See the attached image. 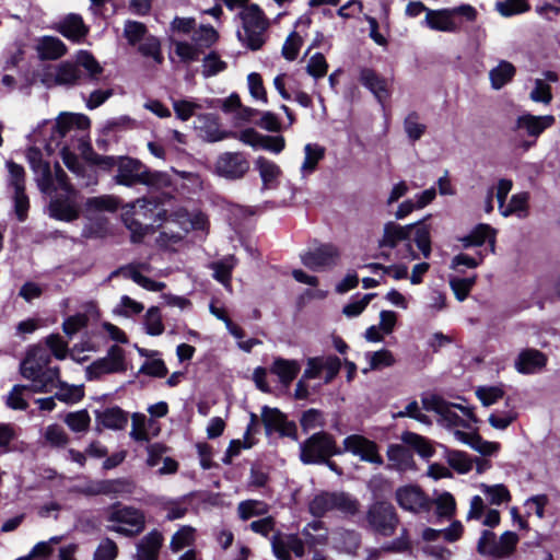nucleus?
Wrapping results in <instances>:
<instances>
[{
    "instance_id": "f257e3e1",
    "label": "nucleus",
    "mask_w": 560,
    "mask_h": 560,
    "mask_svg": "<svg viewBox=\"0 0 560 560\" xmlns=\"http://www.w3.org/2000/svg\"><path fill=\"white\" fill-rule=\"evenodd\" d=\"M115 182L126 187L144 185L156 189L168 187L171 184L166 173L152 171L140 160L131 156H118Z\"/></svg>"
},
{
    "instance_id": "f03ea898",
    "label": "nucleus",
    "mask_w": 560,
    "mask_h": 560,
    "mask_svg": "<svg viewBox=\"0 0 560 560\" xmlns=\"http://www.w3.org/2000/svg\"><path fill=\"white\" fill-rule=\"evenodd\" d=\"M167 211L159 208L158 203L144 201L139 210L132 213L122 214L125 226L131 232L130 240L132 243H141L144 236L155 229H159L166 221Z\"/></svg>"
},
{
    "instance_id": "7ed1b4c3",
    "label": "nucleus",
    "mask_w": 560,
    "mask_h": 560,
    "mask_svg": "<svg viewBox=\"0 0 560 560\" xmlns=\"http://www.w3.org/2000/svg\"><path fill=\"white\" fill-rule=\"evenodd\" d=\"M243 31H237L238 40L249 50L257 51L266 43L269 21L261 8L252 3L240 12Z\"/></svg>"
},
{
    "instance_id": "20e7f679",
    "label": "nucleus",
    "mask_w": 560,
    "mask_h": 560,
    "mask_svg": "<svg viewBox=\"0 0 560 560\" xmlns=\"http://www.w3.org/2000/svg\"><path fill=\"white\" fill-rule=\"evenodd\" d=\"M343 451L337 445L336 438L327 431L313 433L300 444V460L304 465L327 463L332 456L342 455Z\"/></svg>"
},
{
    "instance_id": "39448f33",
    "label": "nucleus",
    "mask_w": 560,
    "mask_h": 560,
    "mask_svg": "<svg viewBox=\"0 0 560 560\" xmlns=\"http://www.w3.org/2000/svg\"><path fill=\"white\" fill-rule=\"evenodd\" d=\"M399 525L395 506L387 500L373 501L363 517V527L373 534L390 537Z\"/></svg>"
},
{
    "instance_id": "423d86ee",
    "label": "nucleus",
    "mask_w": 560,
    "mask_h": 560,
    "mask_svg": "<svg viewBox=\"0 0 560 560\" xmlns=\"http://www.w3.org/2000/svg\"><path fill=\"white\" fill-rule=\"evenodd\" d=\"M457 16L465 19L467 22H475L478 12L470 4H460L458 7L440 10H428L425 22L433 31L458 33L460 31V24L455 21Z\"/></svg>"
},
{
    "instance_id": "0eeeda50",
    "label": "nucleus",
    "mask_w": 560,
    "mask_h": 560,
    "mask_svg": "<svg viewBox=\"0 0 560 560\" xmlns=\"http://www.w3.org/2000/svg\"><path fill=\"white\" fill-rule=\"evenodd\" d=\"M127 371L125 350L118 345H112L107 355L93 361L85 369L88 381H97L104 374L125 373Z\"/></svg>"
},
{
    "instance_id": "6e6552de",
    "label": "nucleus",
    "mask_w": 560,
    "mask_h": 560,
    "mask_svg": "<svg viewBox=\"0 0 560 560\" xmlns=\"http://www.w3.org/2000/svg\"><path fill=\"white\" fill-rule=\"evenodd\" d=\"M250 167L244 152H223L214 162V174L228 180H238L245 177Z\"/></svg>"
},
{
    "instance_id": "1a4fd4ad",
    "label": "nucleus",
    "mask_w": 560,
    "mask_h": 560,
    "mask_svg": "<svg viewBox=\"0 0 560 560\" xmlns=\"http://www.w3.org/2000/svg\"><path fill=\"white\" fill-rule=\"evenodd\" d=\"M342 444L343 453L349 452L354 456H359L361 460L375 465H382L384 463L383 457L380 454L377 443L364 435H348L343 440Z\"/></svg>"
},
{
    "instance_id": "9d476101",
    "label": "nucleus",
    "mask_w": 560,
    "mask_h": 560,
    "mask_svg": "<svg viewBox=\"0 0 560 560\" xmlns=\"http://www.w3.org/2000/svg\"><path fill=\"white\" fill-rule=\"evenodd\" d=\"M395 494L398 505L406 511L418 513L431 509L432 501L418 485L399 487Z\"/></svg>"
},
{
    "instance_id": "9b49d317",
    "label": "nucleus",
    "mask_w": 560,
    "mask_h": 560,
    "mask_svg": "<svg viewBox=\"0 0 560 560\" xmlns=\"http://www.w3.org/2000/svg\"><path fill=\"white\" fill-rule=\"evenodd\" d=\"M340 257L337 246L330 243L320 244L313 250H307L301 255L302 264L313 270L318 271L324 268L334 267Z\"/></svg>"
},
{
    "instance_id": "f8f14e48",
    "label": "nucleus",
    "mask_w": 560,
    "mask_h": 560,
    "mask_svg": "<svg viewBox=\"0 0 560 560\" xmlns=\"http://www.w3.org/2000/svg\"><path fill=\"white\" fill-rule=\"evenodd\" d=\"M271 548L278 560H292L291 553L298 558L305 555V542L296 534L283 535L277 532L271 537Z\"/></svg>"
},
{
    "instance_id": "ddd939ff",
    "label": "nucleus",
    "mask_w": 560,
    "mask_h": 560,
    "mask_svg": "<svg viewBox=\"0 0 560 560\" xmlns=\"http://www.w3.org/2000/svg\"><path fill=\"white\" fill-rule=\"evenodd\" d=\"M77 194H56L49 201V215L58 221L72 222L80 217Z\"/></svg>"
},
{
    "instance_id": "4468645a",
    "label": "nucleus",
    "mask_w": 560,
    "mask_h": 560,
    "mask_svg": "<svg viewBox=\"0 0 560 560\" xmlns=\"http://www.w3.org/2000/svg\"><path fill=\"white\" fill-rule=\"evenodd\" d=\"M359 81L374 95L381 105H384L385 102L390 97V90L387 79L378 74L374 69L362 68L360 70Z\"/></svg>"
},
{
    "instance_id": "2eb2a0df",
    "label": "nucleus",
    "mask_w": 560,
    "mask_h": 560,
    "mask_svg": "<svg viewBox=\"0 0 560 560\" xmlns=\"http://www.w3.org/2000/svg\"><path fill=\"white\" fill-rule=\"evenodd\" d=\"M51 362V357L43 349L30 350L25 359L21 362V375L32 382L39 380V374Z\"/></svg>"
},
{
    "instance_id": "dca6fc26",
    "label": "nucleus",
    "mask_w": 560,
    "mask_h": 560,
    "mask_svg": "<svg viewBox=\"0 0 560 560\" xmlns=\"http://www.w3.org/2000/svg\"><path fill=\"white\" fill-rule=\"evenodd\" d=\"M556 124L553 115L535 116L533 114H524L516 118L514 130H525L528 137L537 139L545 130Z\"/></svg>"
},
{
    "instance_id": "f3484780",
    "label": "nucleus",
    "mask_w": 560,
    "mask_h": 560,
    "mask_svg": "<svg viewBox=\"0 0 560 560\" xmlns=\"http://www.w3.org/2000/svg\"><path fill=\"white\" fill-rule=\"evenodd\" d=\"M119 502L113 504V511L108 515V521L129 525L135 528V533L143 532L145 527L144 513L132 506L119 508Z\"/></svg>"
},
{
    "instance_id": "a211bd4d",
    "label": "nucleus",
    "mask_w": 560,
    "mask_h": 560,
    "mask_svg": "<svg viewBox=\"0 0 560 560\" xmlns=\"http://www.w3.org/2000/svg\"><path fill=\"white\" fill-rule=\"evenodd\" d=\"M547 357L537 349H524L515 360V369L521 374H534L547 364Z\"/></svg>"
},
{
    "instance_id": "6ab92c4d",
    "label": "nucleus",
    "mask_w": 560,
    "mask_h": 560,
    "mask_svg": "<svg viewBox=\"0 0 560 560\" xmlns=\"http://www.w3.org/2000/svg\"><path fill=\"white\" fill-rule=\"evenodd\" d=\"M57 31L67 39L80 43L89 33L88 26L80 14H68L57 26Z\"/></svg>"
},
{
    "instance_id": "aec40b11",
    "label": "nucleus",
    "mask_w": 560,
    "mask_h": 560,
    "mask_svg": "<svg viewBox=\"0 0 560 560\" xmlns=\"http://www.w3.org/2000/svg\"><path fill=\"white\" fill-rule=\"evenodd\" d=\"M459 241L464 248L480 247L486 242H489L491 250L494 252L495 230L487 223H479L470 231L469 234L459 238Z\"/></svg>"
},
{
    "instance_id": "412c9836",
    "label": "nucleus",
    "mask_w": 560,
    "mask_h": 560,
    "mask_svg": "<svg viewBox=\"0 0 560 560\" xmlns=\"http://www.w3.org/2000/svg\"><path fill=\"white\" fill-rule=\"evenodd\" d=\"M413 228V224L402 226L393 221L385 223L384 234L380 241V247H388L390 249L396 248L399 242L410 240Z\"/></svg>"
},
{
    "instance_id": "4be33fe9",
    "label": "nucleus",
    "mask_w": 560,
    "mask_h": 560,
    "mask_svg": "<svg viewBox=\"0 0 560 560\" xmlns=\"http://www.w3.org/2000/svg\"><path fill=\"white\" fill-rule=\"evenodd\" d=\"M163 544V535L153 529L137 546L138 560H158Z\"/></svg>"
},
{
    "instance_id": "5701e85b",
    "label": "nucleus",
    "mask_w": 560,
    "mask_h": 560,
    "mask_svg": "<svg viewBox=\"0 0 560 560\" xmlns=\"http://www.w3.org/2000/svg\"><path fill=\"white\" fill-rule=\"evenodd\" d=\"M431 217V214H428L423 219L412 223L415 225L413 242L424 258H429L432 252L431 224L428 223Z\"/></svg>"
},
{
    "instance_id": "b1692460",
    "label": "nucleus",
    "mask_w": 560,
    "mask_h": 560,
    "mask_svg": "<svg viewBox=\"0 0 560 560\" xmlns=\"http://www.w3.org/2000/svg\"><path fill=\"white\" fill-rule=\"evenodd\" d=\"M255 165L262 180V188H276L278 185V178L281 175V168L279 165L265 156H258Z\"/></svg>"
},
{
    "instance_id": "393cba45",
    "label": "nucleus",
    "mask_w": 560,
    "mask_h": 560,
    "mask_svg": "<svg viewBox=\"0 0 560 560\" xmlns=\"http://www.w3.org/2000/svg\"><path fill=\"white\" fill-rule=\"evenodd\" d=\"M401 441L424 459H429L435 454V448L431 441L418 433L405 431L401 434Z\"/></svg>"
},
{
    "instance_id": "a878e982",
    "label": "nucleus",
    "mask_w": 560,
    "mask_h": 560,
    "mask_svg": "<svg viewBox=\"0 0 560 560\" xmlns=\"http://www.w3.org/2000/svg\"><path fill=\"white\" fill-rule=\"evenodd\" d=\"M301 366L295 360L276 358L270 372L279 377V381L288 386L300 373Z\"/></svg>"
},
{
    "instance_id": "bb28decb",
    "label": "nucleus",
    "mask_w": 560,
    "mask_h": 560,
    "mask_svg": "<svg viewBox=\"0 0 560 560\" xmlns=\"http://www.w3.org/2000/svg\"><path fill=\"white\" fill-rule=\"evenodd\" d=\"M37 50L42 60H57L67 54V46L58 37L44 36Z\"/></svg>"
},
{
    "instance_id": "cd10ccee",
    "label": "nucleus",
    "mask_w": 560,
    "mask_h": 560,
    "mask_svg": "<svg viewBox=\"0 0 560 560\" xmlns=\"http://www.w3.org/2000/svg\"><path fill=\"white\" fill-rule=\"evenodd\" d=\"M28 161L32 168L35 172H40L42 174V179L39 182L40 189L45 192L48 191V188L52 187V173L49 162L43 160L42 153L37 149H32L30 151Z\"/></svg>"
},
{
    "instance_id": "c85d7f7f",
    "label": "nucleus",
    "mask_w": 560,
    "mask_h": 560,
    "mask_svg": "<svg viewBox=\"0 0 560 560\" xmlns=\"http://www.w3.org/2000/svg\"><path fill=\"white\" fill-rule=\"evenodd\" d=\"M86 80L85 74L82 69H80L77 65L71 62H62L58 66L55 84L63 85V84H81Z\"/></svg>"
},
{
    "instance_id": "c756f323",
    "label": "nucleus",
    "mask_w": 560,
    "mask_h": 560,
    "mask_svg": "<svg viewBox=\"0 0 560 560\" xmlns=\"http://www.w3.org/2000/svg\"><path fill=\"white\" fill-rule=\"evenodd\" d=\"M80 147H84L82 155L89 164L98 166L103 171H112L114 167L118 168V156L101 155L93 150L90 143L83 140L80 142Z\"/></svg>"
},
{
    "instance_id": "7c9ffc66",
    "label": "nucleus",
    "mask_w": 560,
    "mask_h": 560,
    "mask_svg": "<svg viewBox=\"0 0 560 560\" xmlns=\"http://www.w3.org/2000/svg\"><path fill=\"white\" fill-rule=\"evenodd\" d=\"M96 419L108 429L121 430L128 422L127 413L119 407L106 408L103 412L96 411Z\"/></svg>"
},
{
    "instance_id": "2f4dec72",
    "label": "nucleus",
    "mask_w": 560,
    "mask_h": 560,
    "mask_svg": "<svg viewBox=\"0 0 560 560\" xmlns=\"http://www.w3.org/2000/svg\"><path fill=\"white\" fill-rule=\"evenodd\" d=\"M206 126L203 128L206 139L209 142H218L224 139L236 138L237 132L233 130L220 129L219 117L214 114H206L203 116Z\"/></svg>"
},
{
    "instance_id": "473e14b6",
    "label": "nucleus",
    "mask_w": 560,
    "mask_h": 560,
    "mask_svg": "<svg viewBox=\"0 0 560 560\" xmlns=\"http://www.w3.org/2000/svg\"><path fill=\"white\" fill-rule=\"evenodd\" d=\"M516 73V68L509 61L502 60L499 65L491 69L489 78L491 86L494 90H500L509 82H511Z\"/></svg>"
},
{
    "instance_id": "72a5a7b5",
    "label": "nucleus",
    "mask_w": 560,
    "mask_h": 560,
    "mask_svg": "<svg viewBox=\"0 0 560 560\" xmlns=\"http://www.w3.org/2000/svg\"><path fill=\"white\" fill-rule=\"evenodd\" d=\"M105 495L128 497L135 493L137 483L131 477L104 479Z\"/></svg>"
},
{
    "instance_id": "f704fd0d",
    "label": "nucleus",
    "mask_w": 560,
    "mask_h": 560,
    "mask_svg": "<svg viewBox=\"0 0 560 560\" xmlns=\"http://www.w3.org/2000/svg\"><path fill=\"white\" fill-rule=\"evenodd\" d=\"M287 415L283 413L278 408H272L269 406L261 407V423L265 428V433L267 436L272 435L280 429V425L283 420H285Z\"/></svg>"
},
{
    "instance_id": "c9c22d12",
    "label": "nucleus",
    "mask_w": 560,
    "mask_h": 560,
    "mask_svg": "<svg viewBox=\"0 0 560 560\" xmlns=\"http://www.w3.org/2000/svg\"><path fill=\"white\" fill-rule=\"evenodd\" d=\"M60 368L49 365L39 374V380L34 381L32 385L33 393H50L55 387L56 381H59Z\"/></svg>"
},
{
    "instance_id": "e433bc0d",
    "label": "nucleus",
    "mask_w": 560,
    "mask_h": 560,
    "mask_svg": "<svg viewBox=\"0 0 560 560\" xmlns=\"http://www.w3.org/2000/svg\"><path fill=\"white\" fill-rule=\"evenodd\" d=\"M138 51L145 58H151L155 63L162 65L164 62V56L162 54L161 40L149 34L139 45Z\"/></svg>"
},
{
    "instance_id": "4c0bfd02",
    "label": "nucleus",
    "mask_w": 560,
    "mask_h": 560,
    "mask_svg": "<svg viewBox=\"0 0 560 560\" xmlns=\"http://www.w3.org/2000/svg\"><path fill=\"white\" fill-rule=\"evenodd\" d=\"M218 31L210 24L200 25L198 30H195L191 36L194 44L203 51L211 48L219 40Z\"/></svg>"
},
{
    "instance_id": "58836bf2",
    "label": "nucleus",
    "mask_w": 560,
    "mask_h": 560,
    "mask_svg": "<svg viewBox=\"0 0 560 560\" xmlns=\"http://www.w3.org/2000/svg\"><path fill=\"white\" fill-rule=\"evenodd\" d=\"M196 541V529L190 525H183L175 532L171 538L170 549L173 552H179L186 547H190Z\"/></svg>"
},
{
    "instance_id": "ea45409f",
    "label": "nucleus",
    "mask_w": 560,
    "mask_h": 560,
    "mask_svg": "<svg viewBox=\"0 0 560 560\" xmlns=\"http://www.w3.org/2000/svg\"><path fill=\"white\" fill-rule=\"evenodd\" d=\"M335 492H322L313 498L308 504L310 513L320 518L329 511H334Z\"/></svg>"
},
{
    "instance_id": "a19ab883",
    "label": "nucleus",
    "mask_w": 560,
    "mask_h": 560,
    "mask_svg": "<svg viewBox=\"0 0 560 560\" xmlns=\"http://www.w3.org/2000/svg\"><path fill=\"white\" fill-rule=\"evenodd\" d=\"M387 457L388 460L405 469L415 464L411 450L401 444H390L387 448Z\"/></svg>"
},
{
    "instance_id": "79ce46f5",
    "label": "nucleus",
    "mask_w": 560,
    "mask_h": 560,
    "mask_svg": "<svg viewBox=\"0 0 560 560\" xmlns=\"http://www.w3.org/2000/svg\"><path fill=\"white\" fill-rule=\"evenodd\" d=\"M305 158L301 167L303 174H312L317 168L320 160L325 156V148L318 144H306L304 148Z\"/></svg>"
},
{
    "instance_id": "37998d69",
    "label": "nucleus",
    "mask_w": 560,
    "mask_h": 560,
    "mask_svg": "<svg viewBox=\"0 0 560 560\" xmlns=\"http://www.w3.org/2000/svg\"><path fill=\"white\" fill-rule=\"evenodd\" d=\"M148 35V27L144 23L133 20L125 22L124 37L130 46L139 45Z\"/></svg>"
},
{
    "instance_id": "c03bdc74",
    "label": "nucleus",
    "mask_w": 560,
    "mask_h": 560,
    "mask_svg": "<svg viewBox=\"0 0 560 560\" xmlns=\"http://www.w3.org/2000/svg\"><path fill=\"white\" fill-rule=\"evenodd\" d=\"M446 460L450 467L458 474H468L474 463L467 453L448 448H446Z\"/></svg>"
},
{
    "instance_id": "a18cd8bd",
    "label": "nucleus",
    "mask_w": 560,
    "mask_h": 560,
    "mask_svg": "<svg viewBox=\"0 0 560 560\" xmlns=\"http://www.w3.org/2000/svg\"><path fill=\"white\" fill-rule=\"evenodd\" d=\"M419 114L413 110L410 112L404 120L405 132L411 142L420 140L427 131V126L419 122Z\"/></svg>"
},
{
    "instance_id": "49530a36",
    "label": "nucleus",
    "mask_w": 560,
    "mask_h": 560,
    "mask_svg": "<svg viewBox=\"0 0 560 560\" xmlns=\"http://www.w3.org/2000/svg\"><path fill=\"white\" fill-rule=\"evenodd\" d=\"M520 538L516 533L506 530L498 540V548L494 549L495 559L510 557L516 549Z\"/></svg>"
},
{
    "instance_id": "de8ad7c7",
    "label": "nucleus",
    "mask_w": 560,
    "mask_h": 560,
    "mask_svg": "<svg viewBox=\"0 0 560 560\" xmlns=\"http://www.w3.org/2000/svg\"><path fill=\"white\" fill-rule=\"evenodd\" d=\"M65 423L77 433L85 432L90 428L91 417L86 409L67 413Z\"/></svg>"
},
{
    "instance_id": "09e8293b",
    "label": "nucleus",
    "mask_w": 560,
    "mask_h": 560,
    "mask_svg": "<svg viewBox=\"0 0 560 560\" xmlns=\"http://www.w3.org/2000/svg\"><path fill=\"white\" fill-rule=\"evenodd\" d=\"M145 332L150 336H160L164 332L165 326L162 320L161 311L158 306H151L144 316Z\"/></svg>"
},
{
    "instance_id": "8fccbe9b",
    "label": "nucleus",
    "mask_w": 560,
    "mask_h": 560,
    "mask_svg": "<svg viewBox=\"0 0 560 560\" xmlns=\"http://www.w3.org/2000/svg\"><path fill=\"white\" fill-rule=\"evenodd\" d=\"M237 512L240 518L246 521L254 516L264 515L268 512V505L257 500H246L238 504Z\"/></svg>"
},
{
    "instance_id": "3c124183",
    "label": "nucleus",
    "mask_w": 560,
    "mask_h": 560,
    "mask_svg": "<svg viewBox=\"0 0 560 560\" xmlns=\"http://www.w3.org/2000/svg\"><path fill=\"white\" fill-rule=\"evenodd\" d=\"M369 489L374 501L386 500L393 492V482L383 476H374L369 481Z\"/></svg>"
},
{
    "instance_id": "603ef678",
    "label": "nucleus",
    "mask_w": 560,
    "mask_h": 560,
    "mask_svg": "<svg viewBox=\"0 0 560 560\" xmlns=\"http://www.w3.org/2000/svg\"><path fill=\"white\" fill-rule=\"evenodd\" d=\"M482 491L488 497L489 502L493 505H501L502 503H506L512 500V495L508 487L503 483L493 486L483 485Z\"/></svg>"
},
{
    "instance_id": "864d4df0",
    "label": "nucleus",
    "mask_w": 560,
    "mask_h": 560,
    "mask_svg": "<svg viewBox=\"0 0 560 560\" xmlns=\"http://www.w3.org/2000/svg\"><path fill=\"white\" fill-rule=\"evenodd\" d=\"M359 508L360 503L358 499L352 498L346 492H335L334 510L353 516L358 514Z\"/></svg>"
},
{
    "instance_id": "5fc2aeb1",
    "label": "nucleus",
    "mask_w": 560,
    "mask_h": 560,
    "mask_svg": "<svg viewBox=\"0 0 560 560\" xmlns=\"http://www.w3.org/2000/svg\"><path fill=\"white\" fill-rule=\"evenodd\" d=\"M77 66L81 69L88 71V74H85L86 80L88 79H96L97 75H100L103 72V68L98 63V61L95 59V57L85 50H82L77 59Z\"/></svg>"
},
{
    "instance_id": "6e6d98bb",
    "label": "nucleus",
    "mask_w": 560,
    "mask_h": 560,
    "mask_svg": "<svg viewBox=\"0 0 560 560\" xmlns=\"http://www.w3.org/2000/svg\"><path fill=\"white\" fill-rule=\"evenodd\" d=\"M25 390L32 392V385H14L7 397V406L13 410H26L28 402L23 397Z\"/></svg>"
},
{
    "instance_id": "4d7b16f0",
    "label": "nucleus",
    "mask_w": 560,
    "mask_h": 560,
    "mask_svg": "<svg viewBox=\"0 0 560 560\" xmlns=\"http://www.w3.org/2000/svg\"><path fill=\"white\" fill-rule=\"evenodd\" d=\"M226 68L228 63L220 58V55L217 51L211 50L203 58L202 75L205 78L214 77L226 70Z\"/></svg>"
},
{
    "instance_id": "13d9d810",
    "label": "nucleus",
    "mask_w": 560,
    "mask_h": 560,
    "mask_svg": "<svg viewBox=\"0 0 560 560\" xmlns=\"http://www.w3.org/2000/svg\"><path fill=\"white\" fill-rule=\"evenodd\" d=\"M175 54L179 57V59L185 63H190L194 61H198L200 59V55L203 54L202 49H199L194 42H176L175 43Z\"/></svg>"
},
{
    "instance_id": "bf43d9fd",
    "label": "nucleus",
    "mask_w": 560,
    "mask_h": 560,
    "mask_svg": "<svg viewBox=\"0 0 560 560\" xmlns=\"http://www.w3.org/2000/svg\"><path fill=\"white\" fill-rule=\"evenodd\" d=\"M475 283H476V276H474L471 278L454 277L450 280L451 289L453 290L455 298L459 302H463L468 298Z\"/></svg>"
},
{
    "instance_id": "052dcab7",
    "label": "nucleus",
    "mask_w": 560,
    "mask_h": 560,
    "mask_svg": "<svg viewBox=\"0 0 560 560\" xmlns=\"http://www.w3.org/2000/svg\"><path fill=\"white\" fill-rule=\"evenodd\" d=\"M54 170L55 174L52 175V187L48 188V190L56 191L57 189H60L67 194H78L74 186L70 183L67 173L58 162L55 163Z\"/></svg>"
},
{
    "instance_id": "680f3d73",
    "label": "nucleus",
    "mask_w": 560,
    "mask_h": 560,
    "mask_svg": "<svg viewBox=\"0 0 560 560\" xmlns=\"http://www.w3.org/2000/svg\"><path fill=\"white\" fill-rule=\"evenodd\" d=\"M498 10L503 16H513L522 14L530 10V4L527 0H505L498 2Z\"/></svg>"
},
{
    "instance_id": "e2e57ef3",
    "label": "nucleus",
    "mask_w": 560,
    "mask_h": 560,
    "mask_svg": "<svg viewBox=\"0 0 560 560\" xmlns=\"http://www.w3.org/2000/svg\"><path fill=\"white\" fill-rule=\"evenodd\" d=\"M495 548H498L497 535L489 529L482 530L477 544L478 553L495 558Z\"/></svg>"
},
{
    "instance_id": "0e129e2a",
    "label": "nucleus",
    "mask_w": 560,
    "mask_h": 560,
    "mask_svg": "<svg viewBox=\"0 0 560 560\" xmlns=\"http://www.w3.org/2000/svg\"><path fill=\"white\" fill-rule=\"evenodd\" d=\"M300 424L304 433L317 428L324 427V415L320 410L311 408L302 413Z\"/></svg>"
},
{
    "instance_id": "69168bd1",
    "label": "nucleus",
    "mask_w": 560,
    "mask_h": 560,
    "mask_svg": "<svg viewBox=\"0 0 560 560\" xmlns=\"http://www.w3.org/2000/svg\"><path fill=\"white\" fill-rule=\"evenodd\" d=\"M505 392L499 386H481L476 390V396L485 407H489L503 398Z\"/></svg>"
},
{
    "instance_id": "338daca9",
    "label": "nucleus",
    "mask_w": 560,
    "mask_h": 560,
    "mask_svg": "<svg viewBox=\"0 0 560 560\" xmlns=\"http://www.w3.org/2000/svg\"><path fill=\"white\" fill-rule=\"evenodd\" d=\"M328 63L322 52L314 54L306 66V72L314 79L324 78L327 74Z\"/></svg>"
},
{
    "instance_id": "774afa93",
    "label": "nucleus",
    "mask_w": 560,
    "mask_h": 560,
    "mask_svg": "<svg viewBox=\"0 0 560 560\" xmlns=\"http://www.w3.org/2000/svg\"><path fill=\"white\" fill-rule=\"evenodd\" d=\"M118 556V547L110 538H105L96 548L93 560H115Z\"/></svg>"
}]
</instances>
